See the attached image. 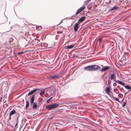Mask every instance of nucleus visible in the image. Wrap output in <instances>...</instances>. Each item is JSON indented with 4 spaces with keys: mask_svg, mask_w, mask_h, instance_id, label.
<instances>
[{
    "mask_svg": "<svg viewBox=\"0 0 131 131\" xmlns=\"http://www.w3.org/2000/svg\"><path fill=\"white\" fill-rule=\"evenodd\" d=\"M100 69V66L95 64L89 65L84 67L85 70L89 71H96Z\"/></svg>",
    "mask_w": 131,
    "mask_h": 131,
    "instance_id": "obj_1",
    "label": "nucleus"
},
{
    "mask_svg": "<svg viewBox=\"0 0 131 131\" xmlns=\"http://www.w3.org/2000/svg\"><path fill=\"white\" fill-rule=\"evenodd\" d=\"M59 105V104L56 103L48 105L46 106V108L48 110H51L58 107Z\"/></svg>",
    "mask_w": 131,
    "mask_h": 131,
    "instance_id": "obj_2",
    "label": "nucleus"
},
{
    "mask_svg": "<svg viewBox=\"0 0 131 131\" xmlns=\"http://www.w3.org/2000/svg\"><path fill=\"white\" fill-rule=\"evenodd\" d=\"M113 73L110 74V77L108 78V82H111V80L115 82H116V78L115 75L113 71H112Z\"/></svg>",
    "mask_w": 131,
    "mask_h": 131,
    "instance_id": "obj_3",
    "label": "nucleus"
},
{
    "mask_svg": "<svg viewBox=\"0 0 131 131\" xmlns=\"http://www.w3.org/2000/svg\"><path fill=\"white\" fill-rule=\"evenodd\" d=\"M60 76L59 74H55L49 76L48 77V78L49 80H54L60 78Z\"/></svg>",
    "mask_w": 131,
    "mask_h": 131,
    "instance_id": "obj_4",
    "label": "nucleus"
},
{
    "mask_svg": "<svg viewBox=\"0 0 131 131\" xmlns=\"http://www.w3.org/2000/svg\"><path fill=\"white\" fill-rule=\"evenodd\" d=\"M111 67L109 66H105L102 68L100 70V71L101 72H103L105 71L110 69Z\"/></svg>",
    "mask_w": 131,
    "mask_h": 131,
    "instance_id": "obj_5",
    "label": "nucleus"
},
{
    "mask_svg": "<svg viewBox=\"0 0 131 131\" xmlns=\"http://www.w3.org/2000/svg\"><path fill=\"white\" fill-rule=\"evenodd\" d=\"M85 8V6H82L78 9L77 10L75 14V15H77L79 14Z\"/></svg>",
    "mask_w": 131,
    "mask_h": 131,
    "instance_id": "obj_6",
    "label": "nucleus"
},
{
    "mask_svg": "<svg viewBox=\"0 0 131 131\" xmlns=\"http://www.w3.org/2000/svg\"><path fill=\"white\" fill-rule=\"evenodd\" d=\"M111 89V88L110 86H109L108 87H106L104 91L106 94L109 95Z\"/></svg>",
    "mask_w": 131,
    "mask_h": 131,
    "instance_id": "obj_7",
    "label": "nucleus"
},
{
    "mask_svg": "<svg viewBox=\"0 0 131 131\" xmlns=\"http://www.w3.org/2000/svg\"><path fill=\"white\" fill-rule=\"evenodd\" d=\"M79 23H78V22H77L75 24L74 27V31L75 32L77 31L79 28Z\"/></svg>",
    "mask_w": 131,
    "mask_h": 131,
    "instance_id": "obj_8",
    "label": "nucleus"
},
{
    "mask_svg": "<svg viewBox=\"0 0 131 131\" xmlns=\"http://www.w3.org/2000/svg\"><path fill=\"white\" fill-rule=\"evenodd\" d=\"M86 18V17L85 16L81 17L78 20V22L79 23H81L84 21Z\"/></svg>",
    "mask_w": 131,
    "mask_h": 131,
    "instance_id": "obj_9",
    "label": "nucleus"
},
{
    "mask_svg": "<svg viewBox=\"0 0 131 131\" xmlns=\"http://www.w3.org/2000/svg\"><path fill=\"white\" fill-rule=\"evenodd\" d=\"M16 113V111L14 110H13L11 111L9 115V120H10L11 119V116L12 115Z\"/></svg>",
    "mask_w": 131,
    "mask_h": 131,
    "instance_id": "obj_10",
    "label": "nucleus"
},
{
    "mask_svg": "<svg viewBox=\"0 0 131 131\" xmlns=\"http://www.w3.org/2000/svg\"><path fill=\"white\" fill-rule=\"evenodd\" d=\"M74 46V45H67L65 46V48L66 49H71Z\"/></svg>",
    "mask_w": 131,
    "mask_h": 131,
    "instance_id": "obj_11",
    "label": "nucleus"
},
{
    "mask_svg": "<svg viewBox=\"0 0 131 131\" xmlns=\"http://www.w3.org/2000/svg\"><path fill=\"white\" fill-rule=\"evenodd\" d=\"M118 8V7L117 6H114L112 8L110 9H109L108 11L109 12H110L111 11L114 10H115L117 9Z\"/></svg>",
    "mask_w": 131,
    "mask_h": 131,
    "instance_id": "obj_12",
    "label": "nucleus"
},
{
    "mask_svg": "<svg viewBox=\"0 0 131 131\" xmlns=\"http://www.w3.org/2000/svg\"><path fill=\"white\" fill-rule=\"evenodd\" d=\"M36 89H34L32 91H31L29 92L28 93V95H31L33 93L35 92L36 90H37Z\"/></svg>",
    "mask_w": 131,
    "mask_h": 131,
    "instance_id": "obj_13",
    "label": "nucleus"
},
{
    "mask_svg": "<svg viewBox=\"0 0 131 131\" xmlns=\"http://www.w3.org/2000/svg\"><path fill=\"white\" fill-rule=\"evenodd\" d=\"M41 45L42 47H48V44L46 43H42L41 44Z\"/></svg>",
    "mask_w": 131,
    "mask_h": 131,
    "instance_id": "obj_14",
    "label": "nucleus"
},
{
    "mask_svg": "<svg viewBox=\"0 0 131 131\" xmlns=\"http://www.w3.org/2000/svg\"><path fill=\"white\" fill-rule=\"evenodd\" d=\"M34 96L33 95L32 96L30 101V103L31 105H32L34 101Z\"/></svg>",
    "mask_w": 131,
    "mask_h": 131,
    "instance_id": "obj_15",
    "label": "nucleus"
},
{
    "mask_svg": "<svg viewBox=\"0 0 131 131\" xmlns=\"http://www.w3.org/2000/svg\"><path fill=\"white\" fill-rule=\"evenodd\" d=\"M42 27L41 26H36V29L38 30H40L42 29Z\"/></svg>",
    "mask_w": 131,
    "mask_h": 131,
    "instance_id": "obj_16",
    "label": "nucleus"
},
{
    "mask_svg": "<svg viewBox=\"0 0 131 131\" xmlns=\"http://www.w3.org/2000/svg\"><path fill=\"white\" fill-rule=\"evenodd\" d=\"M125 88L128 90H129V91H131V87L129 85H126L125 86Z\"/></svg>",
    "mask_w": 131,
    "mask_h": 131,
    "instance_id": "obj_17",
    "label": "nucleus"
},
{
    "mask_svg": "<svg viewBox=\"0 0 131 131\" xmlns=\"http://www.w3.org/2000/svg\"><path fill=\"white\" fill-rule=\"evenodd\" d=\"M37 105L36 103H33L32 108L33 109H35L37 108Z\"/></svg>",
    "mask_w": 131,
    "mask_h": 131,
    "instance_id": "obj_18",
    "label": "nucleus"
},
{
    "mask_svg": "<svg viewBox=\"0 0 131 131\" xmlns=\"http://www.w3.org/2000/svg\"><path fill=\"white\" fill-rule=\"evenodd\" d=\"M26 108H27L29 106V103L28 101V100L26 101Z\"/></svg>",
    "mask_w": 131,
    "mask_h": 131,
    "instance_id": "obj_19",
    "label": "nucleus"
},
{
    "mask_svg": "<svg viewBox=\"0 0 131 131\" xmlns=\"http://www.w3.org/2000/svg\"><path fill=\"white\" fill-rule=\"evenodd\" d=\"M25 52V51H21L20 52H17V54H18V55H19L21 54H23V53H24Z\"/></svg>",
    "mask_w": 131,
    "mask_h": 131,
    "instance_id": "obj_20",
    "label": "nucleus"
},
{
    "mask_svg": "<svg viewBox=\"0 0 131 131\" xmlns=\"http://www.w3.org/2000/svg\"><path fill=\"white\" fill-rule=\"evenodd\" d=\"M98 39L99 41V45H100L101 44V41L102 40V39L101 37H100L98 38Z\"/></svg>",
    "mask_w": 131,
    "mask_h": 131,
    "instance_id": "obj_21",
    "label": "nucleus"
},
{
    "mask_svg": "<svg viewBox=\"0 0 131 131\" xmlns=\"http://www.w3.org/2000/svg\"><path fill=\"white\" fill-rule=\"evenodd\" d=\"M112 97L116 101H118L119 102V99L116 97H115L114 96H112Z\"/></svg>",
    "mask_w": 131,
    "mask_h": 131,
    "instance_id": "obj_22",
    "label": "nucleus"
},
{
    "mask_svg": "<svg viewBox=\"0 0 131 131\" xmlns=\"http://www.w3.org/2000/svg\"><path fill=\"white\" fill-rule=\"evenodd\" d=\"M45 93V91H42L39 94H40V95L41 96H42V95H43V94L44 93Z\"/></svg>",
    "mask_w": 131,
    "mask_h": 131,
    "instance_id": "obj_23",
    "label": "nucleus"
},
{
    "mask_svg": "<svg viewBox=\"0 0 131 131\" xmlns=\"http://www.w3.org/2000/svg\"><path fill=\"white\" fill-rule=\"evenodd\" d=\"M52 97H51L50 99L47 100L46 101V103H48L51 100V99H52Z\"/></svg>",
    "mask_w": 131,
    "mask_h": 131,
    "instance_id": "obj_24",
    "label": "nucleus"
},
{
    "mask_svg": "<svg viewBox=\"0 0 131 131\" xmlns=\"http://www.w3.org/2000/svg\"><path fill=\"white\" fill-rule=\"evenodd\" d=\"M20 33L21 34V35H23L24 34V36H26V32H20Z\"/></svg>",
    "mask_w": 131,
    "mask_h": 131,
    "instance_id": "obj_25",
    "label": "nucleus"
},
{
    "mask_svg": "<svg viewBox=\"0 0 131 131\" xmlns=\"http://www.w3.org/2000/svg\"><path fill=\"white\" fill-rule=\"evenodd\" d=\"M118 83H119L121 85L124 86H124L125 84H124V83L123 82H118Z\"/></svg>",
    "mask_w": 131,
    "mask_h": 131,
    "instance_id": "obj_26",
    "label": "nucleus"
},
{
    "mask_svg": "<svg viewBox=\"0 0 131 131\" xmlns=\"http://www.w3.org/2000/svg\"><path fill=\"white\" fill-rule=\"evenodd\" d=\"M126 104V102H124L123 104H122V107H124L125 106V105Z\"/></svg>",
    "mask_w": 131,
    "mask_h": 131,
    "instance_id": "obj_27",
    "label": "nucleus"
},
{
    "mask_svg": "<svg viewBox=\"0 0 131 131\" xmlns=\"http://www.w3.org/2000/svg\"><path fill=\"white\" fill-rule=\"evenodd\" d=\"M21 37L22 38V39H25V40H27L26 39V37H25V36H21Z\"/></svg>",
    "mask_w": 131,
    "mask_h": 131,
    "instance_id": "obj_28",
    "label": "nucleus"
},
{
    "mask_svg": "<svg viewBox=\"0 0 131 131\" xmlns=\"http://www.w3.org/2000/svg\"><path fill=\"white\" fill-rule=\"evenodd\" d=\"M62 32L61 31H58L57 32V33L58 34H59V33H61Z\"/></svg>",
    "mask_w": 131,
    "mask_h": 131,
    "instance_id": "obj_29",
    "label": "nucleus"
},
{
    "mask_svg": "<svg viewBox=\"0 0 131 131\" xmlns=\"http://www.w3.org/2000/svg\"><path fill=\"white\" fill-rule=\"evenodd\" d=\"M15 25H13V26H12L11 27H10V30L13 27H14L15 26Z\"/></svg>",
    "mask_w": 131,
    "mask_h": 131,
    "instance_id": "obj_30",
    "label": "nucleus"
},
{
    "mask_svg": "<svg viewBox=\"0 0 131 131\" xmlns=\"http://www.w3.org/2000/svg\"><path fill=\"white\" fill-rule=\"evenodd\" d=\"M2 97L0 98V103L2 102Z\"/></svg>",
    "mask_w": 131,
    "mask_h": 131,
    "instance_id": "obj_31",
    "label": "nucleus"
},
{
    "mask_svg": "<svg viewBox=\"0 0 131 131\" xmlns=\"http://www.w3.org/2000/svg\"><path fill=\"white\" fill-rule=\"evenodd\" d=\"M123 1V0H120L119 1L120 3H122Z\"/></svg>",
    "mask_w": 131,
    "mask_h": 131,
    "instance_id": "obj_32",
    "label": "nucleus"
},
{
    "mask_svg": "<svg viewBox=\"0 0 131 131\" xmlns=\"http://www.w3.org/2000/svg\"><path fill=\"white\" fill-rule=\"evenodd\" d=\"M116 82H122L121 81L119 80H117V81L116 80Z\"/></svg>",
    "mask_w": 131,
    "mask_h": 131,
    "instance_id": "obj_33",
    "label": "nucleus"
},
{
    "mask_svg": "<svg viewBox=\"0 0 131 131\" xmlns=\"http://www.w3.org/2000/svg\"><path fill=\"white\" fill-rule=\"evenodd\" d=\"M73 57H78V56L77 55H75V54H74L73 56Z\"/></svg>",
    "mask_w": 131,
    "mask_h": 131,
    "instance_id": "obj_34",
    "label": "nucleus"
},
{
    "mask_svg": "<svg viewBox=\"0 0 131 131\" xmlns=\"http://www.w3.org/2000/svg\"><path fill=\"white\" fill-rule=\"evenodd\" d=\"M84 3H88V1H87L86 0V1H85V2H84Z\"/></svg>",
    "mask_w": 131,
    "mask_h": 131,
    "instance_id": "obj_35",
    "label": "nucleus"
},
{
    "mask_svg": "<svg viewBox=\"0 0 131 131\" xmlns=\"http://www.w3.org/2000/svg\"><path fill=\"white\" fill-rule=\"evenodd\" d=\"M17 123H18V122H17V123H16V124L15 125V126H16L17 124Z\"/></svg>",
    "mask_w": 131,
    "mask_h": 131,
    "instance_id": "obj_36",
    "label": "nucleus"
},
{
    "mask_svg": "<svg viewBox=\"0 0 131 131\" xmlns=\"http://www.w3.org/2000/svg\"><path fill=\"white\" fill-rule=\"evenodd\" d=\"M88 1V2H89L91 0H87Z\"/></svg>",
    "mask_w": 131,
    "mask_h": 131,
    "instance_id": "obj_37",
    "label": "nucleus"
},
{
    "mask_svg": "<svg viewBox=\"0 0 131 131\" xmlns=\"http://www.w3.org/2000/svg\"><path fill=\"white\" fill-rule=\"evenodd\" d=\"M129 3L130 4H131V1H129Z\"/></svg>",
    "mask_w": 131,
    "mask_h": 131,
    "instance_id": "obj_38",
    "label": "nucleus"
},
{
    "mask_svg": "<svg viewBox=\"0 0 131 131\" xmlns=\"http://www.w3.org/2000/svg\"><path fill=\"white\" fill-rule=\"evenodd\" d=\"M108 84L110 85V82H108Z\"/></svg>",
    "mask_w": 131,
    "mask_h": 131,
    "instance_id": "obj_39",
    "label": "nucleus"
},
{
    "mask_svg": "<svg viewBox=\"0 0 131 131\" xmlns=\"http://www.w3.org/2000/svg\"><path fill=\"white\" fill-rule=\"evenodd\" d=\"M119 65H120V66H122V65H121V64H119Z\"/></svg>",
    "mask_w": 131,
    "mask_h": 131,
    "instance_id": "obj_40",
    "label": "nucleus"
},
{
    "mask_svg": "<svg viewBox=\"0 0 131 131\" xmlns=\"http://www.w3.org/2000/svg\"><path fill=\"white\" fill-rule=\"evenodd\" d=\"M10 30H9V31H7H7H10Z\"/></svg>",
    "mask_w": 131,
    "mask_h": 131,
    "instance_id": "obj_41",
    "label": "nucleus"
},
{
    "mask_svg": "<svg viewBox=\"0 0 131 131\" xmlns=\"http://www.w3.org/2000/svg\"><path fill=\"white\" fill-rule=\"evenodd\" d=\"M45 131V130H43V131Z\"/></svg>",
    "mask_w": 131,
    "mask_h": 131,
    "instance_id": "obj_42",
    "label": "nucleus"
},
{
    "mask_svg": "<svg viewBox=\"0 0 131 131\" xmlns=\"http://www.w3.org/2000/svg\"><path fill=\"white\" fill-rule=\"evenodd\" d=\"M61 21L60 22V23H61Z\"/></svg>",
    "mask_w": 131,
    "mask_h": 131,
    "instance_id": "obj_43",
    "label": "nucleus"
},
{
    "mask_svg": "<svg viewBox=\"0 0 131 131\" xmlns=\"http://www.w3.org/2000/svg\"><path fill=\"white\" fill-rule=\"evenodd\" d=\"M37 82H39V81H37Z\"/></svg>",
    "mask_w": 131,
    "mask_h": 131,
    "instance_id": "obj_44",
    "label": "nucleus"
}]
</instances>
